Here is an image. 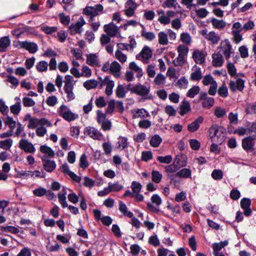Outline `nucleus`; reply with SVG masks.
<instances>
[{"label":"nucleus","mask_w":256,"mask_h":256,"mask_svg":"<svg viewBox=\"0 0 256 256\" xmlns=\"http://www.w3.org/2000/svg\"><path fill=\"white\" fill-rule=\"evenodd\" d=\"M131 188L134 194L139 193L142 188V185L138 182L133 181L132 182Z\"/></svg>","instance_id":"nucleus-64"},{"label":"nucleus","mask_w":256,"mask_h":256,"mask_svg":"<svg viewBox=\"0 0 256 256\" xmlns=\"http://www.w3.org/2000/svg\"><path fill=\"white\" fill-rule=\"evenodd\" d=\"M104 31L106 33L110 36L112 37L115 36L118 32V27L114 24L113 22L110 24H106L104 26Z\"/></svg>","instance_id":"nucleus-19"},{"label":"nucleus","mask_w":256,"mask_h":256,"mask_svg":"<svg viewBox=\"0 0 256 256\" xmlns=\"http://www.w3.org/2000/svg\"><path fill=\"white\" fill-rule=\"evenodd\" d=\"M43 168L48 172H52L56 168V164L54 160H48L46 156L42 158Z\"/></svg>","instance_id":"nucleus-14"},{"label":"nucleus","mask_w":256,"mask_h":256,"mask_svg":"<svg viewBox=\"0 0 256 256\" xmlns=\"http://www.w3.org/2000/svg\"><path fill=\"white\" fill-rule=\"evenodd\" d=\"M4 122L5 124L9 127L10 131L12 132L17 124L16 121L14 120L12 117L7 116L4 118Z\"/></svg>","instance_id":"nucleus-31"},{"label":"nucleus","mask_w":256,"mask_h":256,"mask_svg":"<svg viewBox=\"0 0 256 256\" xmlns=\"http://www.w3.org/2000/svg\"><path fill=\"white\" fill-rule=\"evenodd\" d=\"M252 134L256 138V122L252 123L247 122L246 128H241V135Z\"/></svg>","instance_id":"nucleus-10"},{"label":"nucleus","mask_w":256,"mask_h":256,"mask_svg":"<svg viewBox=\"0 0 256 256\" xmlns=\"http://www.w3.org/2000/svg\"><path fill=\"white\" fill-rule=\"evenodd\" d=\"M152 50L148 46H144L136 58L146 64L152 56Z\"/></svg>","instance_id":"nucleus-9"},{"label":"nucleus","mask_w":256,"mask_h":256,"mask_svg":"<svg viewBox=\"0 0 256 256\" xmlns=\"http://www.w3.org/2000/svg\"><path fill=\"white\" fill-rule=\"evenodd\" d=\"M202 34L206 40L214 44H218L220 39V36L218 34L214 31L208 32L206 29L202 30Z\"/></svg>","instance_id":"nucleus-8"},{"label":"nucleus","mask_w":256,"mask_h":256,"mask_svg":"<svg viewBox=\"0 0 256 256\" xmlns=\"http://www.w3.org/2000/svg\"><path fill=\"white\" fill-rule=\"evenodd\" d=\"M59 116L68 122L73 121L78 118V115L72 112L66 106L62 104L58 110Z\"/></svg>","instance_id":"nucleus-3"},{"label":"nucleus","mask_w":256,"mask_h":256,"mask_svg":"<svg viewBox=\"0 0 256 256\" xmlns=\"http://www.w3.org/2000/svg\"><path fill=\"white\" fill-rule=\"evenodd\" d=\"M98 85V82L94 79L87 80L83 84L84 86L88 90L94 88Z\"/></svg>","instance_id":"nucleus-39"},{"label":"nucleus","mask_w":256,"mask_h":256,"mask_svg":"<svg viewBox=\"0 0 256 256\" xmlns=\"http://www.w3.org/2000/svg\"><path fill=\"white\" fill-rule=\"evenodd\" d=\"M18 146L26 153L34 154L36 152L34 145L27 139H21L18 142Z\"/></svg>","instance_id":"nucleus-6"},{"label":"nucleus","mask_w":256,"mask_h":256,"mask_svg":"<svg viewBox=\"0 0 256 256\" xmlns=\"http://www.w3.org/2000/svg\"><path fill=\"white\" fill-rule=\"evenodd\" d=\"M219 95L222 97L225 98L228 96V90L226 84L224 83L218 90Z\"/></svg>","instance_id":"nucleus-62"},{"label":"nucleus","mask_w":256,"mask_h":256,"mask_svg":"<svg viewBox=\"0 0 256 256\" xmlns=\"http://www.w3.org/2000/svg\"><path fill=\"white\" fill-rule=\"evenodd\" d=\"M116 58L121 62L124 63L126 62L127 57L126 54H123L120 50H116L115 52Z\"/></svg>","instance_id":"nucleus-56"},{"label":"nucleus","mask_w":256,"mask_h":256,"mask_svg":"<svg viewBox=\"0 0 256 256\" xmlns=\"http://www.w3.org/2000/svg\"><path fill=\"white\" fill-rule=\"evenodd\" d=\"M128 139L126 137L120 136L118 139L116 143V148L120 150H123L128 146Z\"/></svg>","instance_id":"nucleus-33"},{"label":"nucleus","mask_w":256,"mask_h":256,"mask_svg":"<svg viewBox=\"0 0 256 256\" xmlns=\"http://www.w3.org/2000/svg\"><path fill=\"white\" fill-rule=\"evenodd\" d=\"M190 103L187 100H183L180 106V114L181 116H184L190 110Z\"/></svg>","instance_id":"nucleus-34"},{"label":"nucleus","mask_w":256,"mask_h":256,"mask_svg":"<svg viewBox=\"0 0 256 256\" xmlns=\"http://www.w3.org/2000/svg\"><path fill=\"white\" fill-rule=\"evenodd\" d=\"M256 138L252 136H250L244 138L242 140V146L247 152H252L254 150V140Z\"/></svg>","instance_id":"nucleus-11"},{"label":"nucleus","mask_w":256,"mask_h":256,"mask_svg":"<svg viewBox=\"0 0 256 256\" xmlns=\"http://www.w3.org/2000/svg\"><path fill=\"white\" fill-rule=\"evenodd\" d=\"M162 141V139L159 136L154 135L152 138L150 144L152 146L156 148L160 144Z\"/></svg>","instance_id":"nucleus-51"},{"label":"nucleus","mask_w":256,"mask_h":256,"mask_svg":"<svg viewBox=\"0 0 256 256\" xmlns=\"http://www.w3.org/2000/svg\"><path fill=\"white\" fill-rule=\"evenodd\" d=\"M66 191L65 190H63L62 192V193H60L58 194V198L59 202L62 205V206L63 208H66L68 206V204L66 201Z\"/></svg>","instance_id":"nucleus-43"},{"label":"nucleus","mask_w":256,"mask_h":256,"mask_svg":"<svg viewBox=\"0 0 256 256\" xmlns=\"http://www.w3.org/2000/svg\"><path fill=\"white\" fill-rule=\"evenodd\" d=\"M19 45L31 54H34L38 50L37 44L32 42H28V41L19 42Z\"/></svg>","instance_id":"nucleus-13"},{"label":"nucleus","mask_w":256,"mask_h":256,"mask_svg":"<svg viewBox=\"0 0 256 256\" xmlns=\"http://www.w3.org/2000/svg\"><path fill=\"white\" fill-rule=\"evenodd\" d=\"M106 84L105 92L106 95L110 96L112 94V89L114 86V82L110 80L108 76H106L102 82L100 86Z\"/></svg>","instance_id":"nucleus-18"},{"label":"nucleus","mask_w":256,"mask_h":256,"mask_svg":"<svg viewBox=\"0 0 256 256\" xmlns=\"http://www.w3.org/2000/svg\"><path fill=\"white\" fill-rule=\"evenodd\" d=\"M220 47L222 52L226 60H228L230 55L234 52L230 42L227 39L222 41Z\"/></svg>","instance_id":"nucleus-7"},{"label":"nucleus","mask_w":256,"mask_h":256,"mask_svg":"<svg viewBox=\"0 0 256 256\" xmlns=\"http://www.w3.org/2000/svg\"><path fill=\"white\" fill-rule=\"evenodd\" d=\"M13 140L11 138H7L0 141V148L4 150H8L12 144Z\"/></svg>","instance_id":"nucleus-41"},{"label":"nucleus","mask_w":256,"mask_h":256,"mask_svg":"<svg viewBox=\"0 0 256 256\" xmlns=\"http://www.w3.org/2000/svg\"><path fill=\"white\" fill-rule=\"evenodd\" d=\"M48 66V63L45 60H41L36 64V68L39 72H46Z\"/></svg>","instance_id":"nucleus-42"},{"label":"nucleus","mask_w":256,"mask_h":256,"mask_svg":"<svg viewBox=\"0 0 256 256\" xmlns=\"http://www.w3.org/2000/svg\"><path fill=\"white\" fill-rule=\"evenodd\" d=\"M18 174L21 178H28L29 177L34 176V173L30 170H21Z\"/></svg>","instance_id":"nucleus-61"},{"label":"nucleus","mask_w":256,"mask_h":256,"mask_svg":"<svg viewBox=\"0 0 256 256\" xmlns=\"http://www.w3.org/2000/svg\"><path fill=\"white\" fill-rule=\"evenodd\" d=\"M86 62L92 66H99V60L98 56L96 54H90L86 55Z\"/></svg>","instance_id":"nucleus-23"},{"label":"nucleus","mask_w":256,"mask_h":256,"mask_svg":"<svg viewBox=\"0 0 256 256\" xmlns=\"http://www.w3.org/2000/svg\"><path fill=\"white\" fill-rule=\"evenodd\" d=\"M230 88L232 92L240 90V78H238L236 82L231 80L230 82Z\"/></svg>","instance_id":"nucleus-54"},{"label":"nucleus","mask_w":256,"mask_h":256,"mask_svg":"<svg viewBox=\"0 0 256 256\" xmlns=\"http://www.w3.org/2000/svg\"><path fill=\"white\" fill-rule=\"evenodd\" d=\"M212 24L216 28L222 29L226 26V22L222 20H218L216 18L212 20Z\"/></svg>","instance_id":"nucleus-45"},{"label":"nucleus","mask_w":256,"mask_h":256,"mask_svg":"<svg viewBox=\"0 0 256 256\" xmlns=\"http://www.w3.org/2000/svg\"><path fill=\"white\" fill-rule=\"evenodd\" d=\"M86 21L82 16H80L78 22L72 24L68 28L69 32L71 35L81 34L83 32L82 26L86 24Z\"/></svg>","instance_id":"nucleus-4"},{"label":"nucleus","mask_w":256,"mask_h":256,"mask_svg":"<svg viewBox=\"0 0 256 256\" xmlns=\"http://www.w3.org/2000/svg\"><path fill=\"white\" fill-rule=\"evenodd\" d=\"M84 133L94 140H101L104 138L103 134L94 127H86L84 130Z\"/></svg>","instance_id":"nucleus-5"},{"label":"nucleus","mask_w":256,"mask_h":256,"mask_svg":"<svg viewBox=\"0 0 256 256\" xmlns=\"http://www.w3.org/2000/svg\"><path fill=\"white\" fill-rule=\"evenodd\" d=\"M40 150L42 153L46 154L50 158H52L54 156V151L50 147L46 144L41 146Z\"/></svg>","instance_id":"nucleus-40"},{"label":"nucleus","mask_w":256,"mask_h":256,"mask_svg":"<svg viewBox=\"0 0 256 256\" xmlns=\"http://www.w3.org/2000/svg\"><path fill=\"white\" fill-rule=\"evenodd\" d=\"M158 42L160 45L166 46L168 43V34L164 32H160L158 35Z\"/></svg>","instance_id":"nucleus-37"},{"label":"nucleus","mask_w":256,"mask_h":256,"mask_svg":"<svg viewBox=\"0 0 256 256\" xmlns=\"http://www.w3.org/2000/svg\"><path fill=\"white\" fill-rule=\"evenodd\" d=\"M119 210L122 213V214L128 218H132L134 214L130 211L128 210V208L126 204L122 201L119 202Z\"/></svg>","instance_id":"nucleus-27"},{"label":"nucleus","mask_w":256,"mask_h":256,"mask_svg":"<svg viewBox=\"0 0 256 256\" xmlns=\"http://www.w3.org/2000/svg\"><path fill=\"white\" fill-rule=\"evenodd\" d=\"M149 116V113L144 108L137 109L133 113V118H143Z\"/></svg>","instance_id":"nucleus-28"},{"label":"nucleus","mask_w":256,"mask_h":256,"mask_svg":"<svg viewBox=\"0 0 256 256\" xmlns=\"http://www.w3.org/2000/svg\"><path fill=\"white\" fill-rule=\"evenodd\" d=\"M188 80L184 76L182 77L176 84V86L180 88L186 89L188 86Z\"/></svg>","instance_id":"nucleus-46"},{"label":"nucleus","mask_w":256,"mask_h":256,"mask_svg":"<svg viewBox=\"0 0 256 256\" xmlns=\"http://www.w3.org/2000/svg\"><path fill=\"white\" fill-rule=\"evenodd\" d=\"M206 56L204 52L198 50H194L193 52L192 58L196 64H202L205 62Z\"/></svg>","instance_id":"nucleus-21"},{"label":"nucleus","mask_w":256,"mask_h":256,"mask_svg":"<svg viewBox=\"0 0 256 256\" xmlns=\"http://www.w3.org/2000/svg\"><path fill=\"white\" fill-rule=\"evenodd\" d=\"M204 118L202 116H199L193 122L188 126V130L191 132L196 131L200 128V124L202 122Z\"/></svg>","instance_id":"nucleus-20"},{"label":"nucleus","mask_w":256,"mask_h":256,"mask_svg":"<svg viewBox=\"0 0 256 256\" xmlns=\"http://www.w3.org/2000/svg\"><path fill=\"white\" fill-rule=\"evenodd\" d=\"M104 10L103 6L100 4H97L94 6H86L83 10V14L90 16L89 21L94 20V17L98 15Z\"/></svg>","instance_id":"nucleus-2"},{"label":"nucleus","mask_w":256,"mask_h":256,"mask_svg":"<svg viewBox=\"0 0 256 256\" xmlns=\"http://www.w3.org/2000/svg\"><path fill=\"white\" fill-rule=\"evenodd\" d=\"M192 72L190 74V78L192 80L198 81L202 78L201 68L196 65H194L192 68Z\"/></svg>","instance_id":"nucleus-22"},{"label":"nucleus","mask_w":256,"mask_h":256,"mask_svg":"<svg viewBox=\"0 0 256 256\" xmlns=\"http://www.w3.org/2000/svg\"><path fill=\"white\" fill-rule=\"evenodd\" d=\"M228 244V242L227 240L214 244L212 245L213 254L220 252V250L225 246H227Z\"/></svg>","instance_id":"nucleus-35"},{"label":"nucleus","mask_w":256,"mask_h":256,"mask_svg":"<svg viewBox=\"0 0 256 256\" xmlns=\"http://www.w3.org/2000/svg\"><path fill=\"white\" fill-rule=\"evenodd\" d=\"M74 88V86L73 85H64V90L66 94V98L69 101L75 98V95L73 92Z\"/></svg>","instance_id":"nucleus-26"},{"label":"nucleus","mask_w":256,"mask_h":256,"mask_svg":"<svg viewBox=\"0 0 256 256\" xmlns=\"http://www.w3.org/2000/svg\"><path fill=\"white\" fill-rule=\"evenodd\" d=\"M142 26L143 28L141 32V36L142 37L144 38L148 41H152L156 38V35L153 32H146L145 30L144 26L143 25H142Z\"/></svg>","instance_id":"nucleus-32"},{"label":"nucleus","mask_w":256,"mask_h":256,"mask_svg":"<svg viewBox=\"0 0 256 256\" xmlns=\"http://www.w3.org/2000/svg\"><path fill=\"white\" fill-rule=\"evenodd\" d=\"M39 126V119L32 118L28 121V127L30 129H34Z\"/></svg>","instance_id":"nucleus-57"},{"label":"nucleus","mask_w":256,"mask_h":256,"mask_svg":"<svg viewBox=\"0 0 256 256\" xmlns=\"http://www.w3.org/2000/svg\"><path fill=\"white\" fill-rule=\"evenodd\" d=\"M6 80L9 82L12 85V88H16L19 84L18 80L15 76L12 75H8L6 76Z\"/></svg>","instance_id":"nucleus-50"},{"label":"nucleus","mask_w":256,"mask_h":256,"mask_svg":"<svg viewBox=\"0 0 256 256\" xmlns=\"http://www.w3.org/2000/svg\"><path fill=\"white\" fill-rule=\"evenodd\" d=\"M209 132L212 138H216L217 140H214V142L222 144L224 140L225 132L222 127L214 124L210 128Z\"/></svg>","instance_id":"nucleus-1"},{"label":"nucleus","mask_w":256,"mask_h":256,"mask_svg":"<svg viewBox=\"0 0 256 256\" xmlns=\"http://www.w3.org/2000/svg\"><path fill=\"white\" fill-rule=\"evenodd\" d=\"M41 30L47 34H52L58 30L56 26H41Z\"/></svg>","instance_id":"nucleus-55"},{"label":"nucleus","mask_w":256,"mask_h":256,"mask_svg":"<svg viewBox=\"0 0 256 256\" xmlns=\"http://www.w3.org/2000/svg\"><path fill=\"white\" fill-rule=\"evenodd\" d=\"M162 174L158 171L154 170L152 171V180L156 184L160 183L162 180Z\"/></svg>","instance_id":"nucleus-44"},{"label":"nucleus","mask_w":256,"mask_h":256,"mask_svg":"<svg viewBox=\"0 0 256 256\" xmlns=\"http://www.w3.org/2000/svg\"><path fill=\"white\" fill-rule=\"evenodd\" d=\"M228 118L231 126L238 124V114L237 113L230 112L228 114Z\"/></svg>","instance_id":"nucleus-49"},{"label":"nucleus","mask_w":256,"mask_h":256,"mask_svg":"<svg viewBox=\"0 0 256 256\" xmlns=\"http://www.w3.org/2000/svg\"><path fill=\"white\" fill-rule=\"evenodd\" d=\"M214 114L218 118H222L226 115V111L224 108L216 107Z\"/></svg>","instance_id":"nucleus-63"},{"label":"nucleus","mask_w":256,"mask_h":256,"mask_svg":"<svg viewBox=\"0 0 256 256\" xmlns=\"http://www.w3.org/2000/svg\"><path fill=\"white\" fill-rule=\"evenodd\" d=\"M120 66L119 63L116 61H114L110 64V72L114 74L115 76H120Z\"/></svg>","instance_id":"nucleus-38"},{"label":"nucleus","mask_w":256,"mask_h":256,"mask_svg":"<svg viewBox=\"0 0 256 256\" xmlns=\"http://www.w3.org/2000/svg\"><path fill=\"white\" fill-rule=\"evenodd\" d=\"M10 40L8 36H4L0 39V52H4L10 45Z\"/></svg>","instance_id":"nucleus-30"},{"label":"nucleus","mask_w":256,"mask_h":256,"mask_svg":"<svg viewBox=\"0 0 256 256\" xmlns=\"http://www.w3.org/2000/svg\"><path fill=\"white\" fill-rule=\"evenodd\" d=\"M250 204L251 200L250 198H244L241 200V208L244 210L243 214L246 216H250L252 214Z\"/></svg>","instance_id":"nucleus-12"},{"label":"nucleus","mask_w":256,"mask_h":256,"mask_svg":"<svg viewBox=\"0 0 256 256\" xmlns=\"http://www.w3.org/2000/svg\"><path fill=\"white\" fill-rule=\"evenodd\" d=\"M22 109V106L20 102H16L14 104L10 106V110L14 115H18Z\"/></svg>","instance_id":"nucleus-47"},{"label":"nucleus","mask_w":256,"mask_h":256,"mask_svg":"<svg viewBox=\"0 0 256 256\" xmlns=\"http://www.w3.org/2000/svg\"><path fill=\"white\" fill-rule=\"evenodd\" d=\"M125 14L128 17H130L134 14L135 10L137 8V4L132 0H128L125 4Z\"/></svg>","instance_id":"nucleus-15"},{"label":"nucleus","mask_w":256,"mask_h":256,"mask_svg":"<svg viewBox=\"0 0 256 256\" xmlns=\"http://www.w3.org/2000/svg\"><path fill=\"white\" fill-rule=\"evenodd\" d=\"M180 40L183 43L186 44H190L192 42L191 36L187 32H183L181 34Z\"/></svg>","instance_id":"nucleus-59"},{"label":"nucleus","mask_w":256,"mask_h":256,"mask_svg":"<svg viewBox=\"0 0 256 256\" xmlns=\"http://www.w3.org/2000/svg\"><path fill=\"white\" fill-rule=\"evenodd\" d=\"M92 76V70L86 66H83L82 68L81 77L90 78Z\"/></svg>","instance_id":"nucleus-60"},{"label":"nucleus","mask_w":256,"mask_h":256,"mask_svg":"<svg viewBox=\"0 0 256 256\" xmlns=\"http://www.w3.org/2000/svg\"><path fill=\"white\" fill-rule=\"evenodd\" d=\"M150 92V89L147 86L140 84H137L132 88V92L138 95L145 96Z\"/></svg>","instance_id":"nucleus-16"},{"label":"nucleus","mask_w":256,"mask_h":256,"mask_svg":"<svg viewBox=\"0 0 256 256\" xmlns=\"http://www.w3.org/2000/svg\"><path fill=\"white\" fill-rule=\"evenodd\" d=\"M166 82V77L162 74H158L154 79V82L157 86L164 84Z\"/></svg>","instance_id":"nucleus-53"},{"label":"nucleus","mask_w":256,"mask_h":256,"mask_svg":"<svg viewBox=\"0 0 256 256\" xmlns=\"http://www.w3.org/2000/svg\"><path fill=\"white\" fill-rule=\"evenodd\" d=\"M129 68L136 73V76L138 78L143 75L142 69L139 67L134 62H131L129 64Z\"/></svg>","instance_id":"nucleus-36"},{"label":"nucleus","mask_w":256,"mask_h":256,"mask_svg":"<svg viewBox=\"0 0 256 256\" xmlns=\"http://www.w3.org/2000/svg\"><path fill=\"white\" fill-rule=\"evenodd\" d=\"M231 34L232 36V40L236 44L240 42V23L236 22L232 26Z\"/></svg>","instance_id":"nucleus-17"},{"label":"nucleus","mask_w":256,"mask_h":256,"mask_svg":"<svg viewBox=\"0 0 256 256\" xmlns=\"http://www.w3.org/2000/svg\"><path fill=\"white\" fill-rule=\"evenodd\" d=\"M212 64L216 67L222 66L224 60L222 54L219 53H214L212 55Z\"/></svg>","instance_id":"nucleus-25"},{"label":"nucleus","mask_w":256,"mask_h":256,"mask_svg":"<svg viewBox=\"0 0 256 256\" xmlns=\"http://www.w3.org/2000/svg\"><path fill=\"white\" fill-rule=\"evenodd\" d=\"M178 177L188 178H192V170L188 168H183L176 172Z\"/></svg>","instance_id":"nucleus-29"},{"label":"nucleus","mask_w":256,"mask_h":256,"mask_svg":"<svg viewBox=\"0 0 256 256\" xmlns=\"http://www.w3.org/2000/svg\"><path fill=\"white\" fill-rule=\"evenodd\" d=\"M180 168L174 162L172 164L165 166V170L168 173L176 172Z\"/></svg>","instance_id":"nucleus-58"},{"label":"nucleus","mask_w":256,"mask_h":256,"mask_svg":"<svg viewBox=\"0 0 256 256\" xmlns=\"http://www.w3.org/2000/svg\"><path fill=\"white\" fill-rule=\"evenodd\" d=\"M174 162L179 168L184 167L188 163L187 156L184 154L178 155Z\"/></svg>","instance_id":"nucleus-24"},{"label":"nucleus","mask_w":256,"mask_h":256,"mask_svg":"<svg viewBox=\"0 0 256 256\" xmlns=\"http://www.w3.org/2000/svg\"><path fill=\"white\" fill-rule=\"evenodd\" d=\"M200 90V88L198 86H194L188 90L186 96L190 98H193L199 93Z\"/></svg>","instance_id":"nucleus-48"},{"label":"nucleus","mask_w":256,"mask_h":256,"mask_svg":"<svg viewBox=\"0 0 256 256\" xmlns=\"http://www.w3.org/2000/svg\"><path fill=\"white\" fill-rule=\"evenodd\" d=\"M108 184L109 186V188H110V190L111 192H119L124 188V186L122 185L118 184V182L115 183L109 182Z\"/></svg>","instance_id":"nucleus-52"}]
</instances>
